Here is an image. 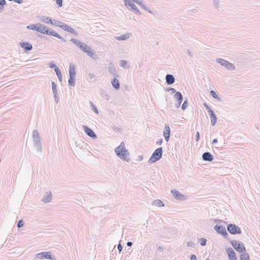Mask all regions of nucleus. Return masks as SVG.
<instances>
[{"label":"nucleus","instance_id":"nucleus-45","mask_svg":"<svg viewBox=\"0 0 260 260\" xmlns=\"http://www.w3.org/2000/svg\"><path fill=\"white\" fill-rule=\"evenodd\" d=\"M199 241L202 246H205L206 245L207 240L205 238H201L199 239Z\"/></svg>","mask_w":260,"mask_h":260},{"label":"nucleus","instance_id":"nucleus-21","mask_svg":"<svg viewBox=\"0 0 260 260\" xmlns=\"http://www.w3.org/2000/svg\"><path fill=\"white\" fill-rule=\"evenodd\" d=\"M116 77H114V78L111 81L113 87L115 89H119L120 88V84L118 80L116 78Z\"/></svg>","mask_w":260,"mask_h":260},{"label":"nucleus","instance_id":"nucleus-3","mask_svg":"<svg viewBox=\"0 0 260 260\" xmlns=\"http://www.w3.org/2000/svg\"><path fill=\"white\" fill-rule=\"evenodd\" d=\"M40 32L43 34L55 37L60 40L63 42H66V40L63 37L60 36L59 34L53 30L52 29L45 25H44V26L43 27L42 32Z\"/></svg>","mask_w":260,"mask_h":260},{"label":"nucleus","instance_id":"nucleus-13","mask_svg":"<svg viewBox=\"0 0 260 260\" xmlns=\"http://www.w3.org/2000/svg\"><path fill=\"white\" fill-rule=\"evenodd\" d=\"M61 28H62L64 30H66L69 32H70L71 34H74L75 36L78 35V32L74 29L71 27L67 24L63 23V24H61Z\"/></svg>","mask_w":260,"mask_h":260},{"label":"nucleus","instance_id":"nucleus-22","mask_svg":"<svg viewBox=\"0 0 260 260\" xmlns=\"http://www.w3.org/2000/svg\"><path fill=\"white\" fill-rule=\"evenodd\" d=\"M133 2L137 3L144 10L148 11L150 13H151V11L149 10L147 7L143 4L142 1L141 0H133Z\"/></svg>","mask_w":260,"mask_h":260},{"label":"nucleus","instance_id":"nucleus-2","mask_svg":"<svg viewBox=\"0 0 260 260\" xmlns=\"http://www.w3.org/2000/svg\"><path fill=\"white\" fill-rule=\"evenodd\" d=\"M32 139L34 144V147L39 152L42 151V145L41 141V138L38 132V131L35 129L32 132Z\"/></svg>","mask_w":260,"mask_h":260},{"label":"nucleus","instance_id":"nucleus-38","mask_svg":"<svg viewBox=\"0 0 260 260\" xmlns=\"http://www.w3.org/2000/svg\"><path fill=\"white\" fill-rule=\"evenodd\" d=\"M213 6L215 9H218L220 5V0H212Z\"/></svg>","mask_w":260,"mask_h":260},{"label":"nucleus","instance_id":"nucleus-57","mask_svg":"<svg viewBox=\"0 0 260 260\" xmlns=\"http://www.w3.org/2000/svg\"><path fill=\"white\" fill-rule=\"evenodd\" d=\"M213 221L215 223H219L222 222V220L220 219H214Z\"/></svg>","mask_w":260,"mask_h":260},{"label":"nucleus","instance_id":"nucleus-33","mask_svg":"<svg viewBox=\"0 0 260 260\" xmlns=\"http://www.w3.org/2000/svg\"><path fill=\"white\" fill-rule=\"evenodd\" d=\"M75 77L72 76L71 75L69 76V79L68 80L69 85L70 86H75Z\"/></svg>","mask_w":260,"mask_h":260},{"label":"nucleus","instance_id":"nucleus-41","mask_svg":"<svg viewBox=\"0 0 260 260\" xmlns=\"http://www.w3.org/2000/svg\"><path fill=\"white\" fill-rule=\"evenodd\" d=\"M120 66L124 69L127 68V61L124 60H120Z\"/></svg>","mask_w":260,"mask_h":260},{"label":"nucleus","instance_id":"nucleus-40","mask_svg":"<svg viewBox=\"0 0 260 260\" xmlns=\"http://www.w3.org/2000/svg\"><path fill=\"white\" fill-rule=\"evenodd\" d=\"M6 4L5 0H0V12H2L4 9V6Z\"/></svg>","mask_w":260,"mask_h":260},{"label":"nucleus","instance_id":"nucleus-61","mask_svg":"<svg viewBox=\"0 0 260 260\" xmlns=\"http://www.w3.org/2000/svg\"><path fill=\"white\" fill-rule=\"evenodd\" d=\"M143 155H139V156H138V160H139V161H141V160H143Z\"/></svg>","mask_w":260,"mask_h":260},{"label":"nucleus","instance_id":"nucleus-4","mask_svg":"<svg viewBox=\"0 0 260 260\" xmlns=\"http://www.w3.org/2000/svg\"><path fill=\"white\" fill-rule=\"evenodd\" d=\"M162 148L159 147L155 150L152 153L151 156L150 157L148 162L150 164H152L159 160L162 157Z\"/></svg>","mask_w":260,"mask_h":260},{"label":"nucleus","instance_id":"nucleus-64","mask_svg":"<svg viewBox=\"0 0 260 260\" xmlns=\"http://www.w3.org/2000/svg\"><path fill=\"white\" fill-rule=\"evenodd\" d=\"M217 141H217V139H214L213 140L212 143V144H216L217 142Z\"/></svg>","mask_w":260,"mask_h":260},{"label":"nucleus","instance_id":"nucleus-58","mask_svg":"<svg viewBox=\"0 0 260 260\" xmlns=\"http://www.w3.org/2000/svg\"><path fill=\"white\" fill-rule=\"evenodd\" d=\"M190 260H197V257L196 255L192 254L190 256Z\"/></svg>","mask_w":260,"mask_h":260},{"label":"nucleus","instance_id":"nucleus-30","mask_svg":"<svg viewBox=\"0 0 260 260\" xmlns=\"http://www.w3.org/2000/svg\"><path fill=\"white\" fill-rule=\"evenodd\" d=\"M152 205L157 206V207H163L164 206V203L160 200L157 199L156 200H154L153 203Z\"/></svg>","mask_w":260,"mask_h":260},{"label":"nucleus","instance_id":"nucleus-23","mask_svg":"<svg viewBox=\"0 0 260 260\" xmlns=\"http://www.w3.org/2000/svg\"><path fill=\"white\" fill-rule=\"evenodd\" d=\"M174 98L177 101V102H182L183 98V95L180 92L176 91L175 93Z\"/></svg>","mask_w":260,"mask_h":260},{"label":"nucleus","instance_id":"nucleus-26","mask_svg":"<svg viewBox=\"0 0 260 260\" xmlns=\"http://www.w3.org/2000/svg\"><path fill=\"white\" fill-rule=\"evenodd\" d=\"M130 37V34H124V35H123L120 37H115V38L117 40H118V41H124V40H126L127 39H128Z\"/></svg>","mask_w":260,"mask_h":260},{"label":"nucleus","instance_id":"nucleus-34","mask_svg":"<svg viewBox=\"0 0 260 260\" xmlns=\"http://www.w3.org/2000/svg\"><path fill=\"white\" fill-rule=\"evenodd\" d=\"M54 71H55V72L56 74V75L58 77L59 81H61L62 77L61 73V72H60L59 69L58 68H55V70H54Z\"/></svg>","mask_w":260,"mask_h":260},{"label":"nucleus","instance_id":"nucleus-11","mask_svg":"<svg viewBox=\"0 0 260 260\" xmlns=\"http://www.w3.org/2000/svg\"><path fill=\"white\" fill-rule=\"evenodd\" d=\"M171 135V129L169 124H165V130L163 133V135L165 140L168 142L169 140Z\"/></svg>","mask_w":260,"mask_h":260},{"label":"nucleus","instance_id":"nucleus-6","mask_svg":"<svg viewBox=\"0 0 260 260\" xmlns=\"http://www.w3.org/2000/svg\"><path fill=\"white\" fill-rule=\"evenodd\" d=\"M228 232L232 235H238L241 234L240 228L235 224L230 223L227 226Z\"/></svg>","mask_w":260,"mask_h":260},{"label":"nucleus","instance_id":"nucleus-9","mask_svg":"<svg viewBox=\"0 0 260 260\" xmlns=\"http://www.w3.org/2000/svg\"><path fill=\"white\" fill-rule=\"evenodd\" d=\"M171 193L176 200L183 201L185 200L186 198L185 196L181 193L179 191L175 189L172 190Z\"/></svg>","mask_w":260,"mask_h":260},{"label":"nucleus","instance_id":"nucleus-7","mask_svg":"<svg viewBox=\"0 0 260 260\" xmlns=\"http://www.w3.org/2000/svg\"><path fill=\"white\" fill-rule=\"evenodd\" d=\"M214 229L218 234L222 235L225 239H229V235L226 231L225 226L216 224L214 226Z\"/></svg>","mask_w":260,"mask_h":260},{"label":"nucleus","instance_id":"nucleus-20","mask_svg":"<svg viewBox=\"0 0 260 260\" xmlns=\"http://www.w3.org/2000/svg\"><path fill=\"white\" fill-rule=\"evenodd\" d=\"M87 55L92 58L94 60H96L98 59V56L95 54L94 51H92L91 48L89 47L88 49V52H86Z\"/></svg>","mask_w":260,"mask_h":260},{"label":"nucleus","instance_id":"nucleus-8","mask_svg":"<svg viewBox=\"0 0 260 260\" xmlns=\"http://www.w3.org/2000/svg\"><path fill=\"white\" fill-rule=\"evenodd\" d=\"M36 257L39 259H49L51 260H54L55 258L51 255V253L50 251L47 252H42L39 253H37L36 255Z\"/></svg>","mask_w":260,"mask_h":260},{"label":"nucleus","instance_id":"nucleus-5","mask_svg":"<svg viewBox=\"0 0 260 260\" xmlns=\"http://www.w3.org/2000/svg\"><path fill=\"white\" fill-rule=\"evenodd\" d=\"M230 242L232 246L237 251L240 253H243L246 251L245 246L242 242H238L237 241L235 240H231Z\"/></svg>","mask_w":260,"mask_h":260},{"label":"nucleus","instance_id":"nucleus-46","mask_svg":"<svg viewBox=\"0 0 260 260\" xmlns=\"http://www.w3.org/2000/svg\"><path fill=\"white\" fill-rule=\"evenodd\" d=\"M187 104H188L187 100H185V101H184V102L181 106V109H182V110H185L186 109Z\"/></svg>","mask_w":260,"mask_h":260},{"label":"nucleus","instance_id":"nucleus-49","mask_svg":"<svg viewBox=\"0 0 260 260\" xmlns=\"http://www.w3.org/2000/svg\"><path fill=\"white\" fill-rule=\"evenodd\" d=\"M203 106L205 107L206 109L208 111V113L212 112L213 110L208 106L207 103H203Z\"/></svg>","mask_w":260,"mask_h":260},{"label":"nucleus","instance_id":"nucleus-32","mask_svg":"<svg viewBox=\"0 0 260 260\" xmlns=\"http://www.w3.org/2000/svg\"><path fill=\"white\" fill-rule=\"evenodd\" d=\"M240 258L241 260H249L250 257L249 255L247 253L244 252L242 253V254L240 256Z\"/></svg>","mask_w":260,"mask_h":260},{"label":"nucleus","instance_id":"nucleus-36","mask_svg":"<svg viewBox=\"0 0 260 260\" xmlns=\"http://www.w3.org/2000/svg\"><path fill=\"white\" fill-rule=\"evenodd\" d=\"M89 47L87 44L83 43L80 49L84 52H88V49Z\"/></svg>","mask_w":260,"mask_h":260},{"label":"nucleus","instance_id":"nucleus-62","mask_svg":"<svg viewBox=\"0 0 260 260\" xmlns=\"http://www.w3.org/2000/svg\"><path fill=\"white\" fill-rule=\"evenodd\" d=\"M182 102H177V104H176V107L177 108H179L180 107V105H181V104Z\"/></svg>","mask_w":260,"mask_h":260},{"label":"nucleus","instance_id":"nucleus-54","mask_svg":"<svg viewBox=\"0 0 260 260\" xmlns=\"http://www.w3.org/2000/svg\"><path fill=\"white\" fill-rule=\"evenodd\" d=\"M117 248H118L119 252H120L121 251V250H122L123 247L120 243H119V244L118 245Z\"/></svg>","mask_w":260,"mask_h":260},{"label":"nucleus","instance_id":"nucleus-25","mask_svg":"<svg viewBox=\"0 0 260 260\" xmlns=\"http://www.w3.org/2000/svg\"><path fill=\"white\" fill-rule=\"evenodd\" d=\"M108 71L111 74L113 75L114 77H118V75L116 74H115L116 69L112 64H109V66L108 67Z\"/></svg>","mask_w":260,"mask_h":260},{"label":"nucleus","instance_id":"nucleus-35","mask_svg":"<svg viewBox=\"0 0 260 260\" xmlns=\"http://www.w3.org/2000/svg\"><path fill=\"white\" fill-rule=\"evenodd\" d=\"M51 24L52 25H54L56 26H58V27L61 28V24H63V22H60L58 20L54 19V20H52V23H51Z\"/></svg>","mask_w":260,"mask_h":260},{"label":"nucleus","instance_id":"nucleus-12","mask_svg":"<svg viewBox=\"0 0 260 260\" xmlns=\"http://www.w3.org/2000/svg\"><path fill=\"white\" fill-rule=\"evenodd\" d=\"M228 254L229 260H238L234 250L231 247H229L226 249Z\"/></svg>","mask_w":260,"mask_h":260},{"label":"nucleus","instance_id":"nucleus-16","mask_svg":"<svg viewBox=\"0 0 260 260\" xmlns=\"http://www.w3.org/2000/svg\"><path fill=\"white\" fill-rule=\"evenodd\" d=\"M202 158L204 161H211L213 159V156L210 152H206L202 154Z\"/></svg>","mask_w":260,"mask_h":260},{"label":"nucleus","instance_id":"nucleus-1","mask_svg":"<svg viewBox=\"0 0 260 260\" xmlns=\"http://www.w3.org/2000/svg\"><path fill=\"white\" fill-rule=\"evenodd\" d=\"M115 151L116 155L121 159L125 160L127 162L131 160L127 156L129 155V152L125 147L123 142H121L119 146L116 147Z\"/></svg>","mask_w":260,"mask_h":260},{"label":"nucleus","instance_id":"nucleus-63","mask_svg":"<svg viewBox=\"0 0 260 260\" xmlns=\"http://www.w3.org/2000/svg\"><path fill=\"white\" fill-rule=\"evenodd\" d=\"M88 76H89V78H91V79L93 78L94 77V75H93V74H91V73H89V74H88Z\"/></svg>","mask_w":260,"mask_h":260},{"label":"nucleus","instance_id":"nucleus-60","mask_svg":"<svg viewBox=\"0 0 260 260\" xmlns=\"http://www.w3.org/2000/svg\"><path fill=\"white\" fill-rule=\"evenodd\" d=\"M162 143V139H160L158 141H157L156 142V144L158 145H161Z\"/></svg>","mask_w":260,"mask_h":260},{"label":"nucleus","instance_id":"nucleus-15","mask_svg":"<svg viewBox=\"0 0 260 260\" xmlns=\"http://www.w3.org/2000/svg\"><path fill=\"white\" fill-rule=\"evenodd\" d=\"M126 6H127V7H130V9L133 10L135 14L138 15L141 14L139 10L138 9L136 6L135 5V4H133L131 1H129L128 3H126Z\"/></svg>","mask_w":260,"mask_h":260},{"label":"nucleus","instance_id":"nucleus-52","mask_svg":"<svg viewBox=\"0 0 260 260\" xmlns=\"http://www.w3.org/2000/svg\"><path fill=\"white\" fill-rule=\"evenodd\" d=\"M49 67L52 69H54V70H55V68H58L53 62L49 63Z\"/></svg>","mask_w":260,"mask_h":260},{"label":"nucleus","instance_id":"nucleus-48","mask_svg":"<svg viewBox=\"0 0 260 260\" xmlns=\"http://www.w3.org/2000/svg\"><path fill=\"white\" fill-rule=\"evenodd\" d=\"M44 26V25H43L42 24H39V23H38V25H37V31L40 32H42V28Z\"/></svg>","mask_w":260,"mask_h":260},{"label":"nucleus","instance_id":"nucleus-42","mask_svg":"<svg viewBox=\"0 0 260 260\" xmlns=\"http://www.w3.org/2000/svg\"><path fill=\"white\" fill-rule=\"evenodd\" d=\"M90 104L91 105V109L96 113L98 114V109L96 108V106L94 105V104L92 102H90Z\"/></svg>","mask_w":260,"mask_h":260},{"label":"nucleus","instance_id":"nucleus-53","mask_svg":"<svg viewBox=\"0 0 260 260\" xmlns=\"http://www.w3.org/2000/svg\"><path fill=\"white\" fill-rule=\"evenodd\" d=\"M200 139V133L199 132H197L196 134V141L198 142Z\"/></svg>","mask_w":260,"mask_h":260},{"label":"nucleus","instance_id":"nucleus-28","mask_svg":"<svg viewBox=\"0 0 260 260\" xmlns=\"http://www.w3.org/2000/svg\"><path fill=\"white\" fill-rule=\"evenodd\" d=\"M41 21L46 23H52V20L49 17L43 16L41 18Z\"/></svg>","mask_w":260,"mask_h":260},{"label":"nucleus","instance_id":"nucleus-56","mask_svg":"<svg viewBox=\"0 0 260 260\" xmlns=\"http://www.w3.org/2000/svg\"><path fill=\"white\" fill-rule=\"evenodd\" d=\"M187 53L191 58L193 57L192 53L189 49L187 50Z\"/></svg>","mask_w":260,"mask_h":260},{"label":"nucleus","instance_id":"nucleus-50","mask_svg":"<svg viewBox=\"0 0 260 260\" xmlns=\"http://www.w3.org/2000/svg\"><path fill=\"white\" fill-rule=\"evenodd\" d=\"M24 225V222L22 220H20L18 221V223H17V227L18 228H22Z\"/></svg>","mask_w":260,"mask_h":260},{"label":"nucleus","instance_id":"nucleus-29","mask_svg":"<svg viewBox=\"0 0 260 260\" xmlns=\"http://www.w3.org/2000/svg\"><path fill=\"white\" fill-rule=\"evenodd\" d=\"M71 41L77 46L79 48L81 47L84 43L81 42L80 41L76 39L72 38Z\"/></svg>","mask_w":260,"mask_h":260},{"label":"nucleus","instance_id":"nucleus-24","mask_svg":"<svg viewBox=\"0 0 260 260\" xmlns=\"http://www.w3.org/2000/svg\"><path fill=\"white\" fill-rule=\"evenodd\" d=\"M100 94L101 96L102 97V98L105 100L108 101L109 99V95H108L107 91L104 90V89H102L100 90Z\"/></svg>","mask_w":260,"mask_h":260},{"label":"nucleus","instance_id":"nucleus-27","mask_svg":"<svg viewBox=\"0 0 260 260\" xmlns=\"http://www.w3.org/2000/svg\"><path fill=\"white\" fill-rule=\"evenodd\" d=\"M74 76L76 75L75 67L74 65L71 64L69 69V76Z\"/></svg>","mask_w":260,"mask_h":260},{"label":"nucleus","instance_id":"nucleus-14","mask_svg":"<svg viewBox=\"0 0 260 260\" xmlns=\"http://www.w3.org/2000/svg\"><path fill=\"white\" fill-rule=\"evenodd\" d=\"M20 46L22 48L25 52L30 51L32 49V46L31 44L27 42H23L20 43Z\"/></svg>","mask_w":260,"mask_h":260},{"label":"nucleus","instance_id":"nucleus-17","mask_svg":"<svg viewBox=\"0 0 260 260\" xmlns=\"http://www.w3.org/2000/svg\"><path fill=\"white\" fill-rule=\"evenodd\" d=\"M175 81V78L172 75L167 74L166 76V82L168 85H172Z\"/></svg>","mask_w":260,"mask_h":260},{"label":"nucleus","instance_id":"nucleus-55","mask_svg":"<svg viewBox=\"0 0 260 260\" xmlns=\"http://www.w3.org/2000/svg\"><path fill=\"white\" fill-rule=\"evenodd\" d=\"M194 243L191 241H188L187 242V245L189 247H192L194 246Z\"/></svg>","mask_w":260,"mask_h":260},{"label":"nucleus","instance_id":"nucleus-51","mask_svg":"<svg viewBox=\"0 0 260 260\" xmlns=\"http://www.w3.org/2000/svg\"><path fill=\"white\" fill-rule=\"evenodd\" d=\"M166 90L167 91H171V92L172 93H175L176 92L175 89H174V88H171V87H169V88H167Z\"/></svg>","mask_w":260,"mask_h":260},{"label":"nucleus","instance_id":"nucleus-43","mask_svg":"<svg viewBox=\"0 0 260 260\" xmlns=\"http://www.w3.org/2000/svg\"><path fill=\"white\" fill-rule=\"evenodd\" d=\"M53 96L54 98L55 102L56 104H57L58 103L59 99L58 93H57V92H53Z\"/></svg>","mask_w":260,"mask_h":260},{"label":"nucleus","instance_id":"nucleus-44","mask_svg":"<svg viewBox=\"0 0 260 260\" xmlns=\"http://www.w3.org/2000/svg\"><path fill=\"white\" fill-rule=\"evenodd\" d=\"M38 24H31L27 26V28L29 29L37 30Z\"/></svg>","mask_w":260,"mask_h":260},{"label":"nucleus","instance_id":"nucleus-18","mask_svg":"<svg viewBox=\"0 0 260 260\" xmlns=\"http://www.w3.org/2000/svg\"><path fill=\"white\" fill-rule=\"evenodd\" d=\"M52 199V193L51 192H46L43 196L42 201L44 203H49Z\"/></svg>","mask_w":260,"mask_h":260},{"label":"nucleus","instance_id":"nucleus-19","mask_svg":"<svg viewBox=\"0 0 260 260\" xmlns=\"http://www.w3.org/2000/svg\"><path fill=\"white\" fill-rule=\"evenodd\" d=\"M209 115L210 116V118L211 119V123L212 126L215 125L217 122V117L213 111L209 113Z\"/></svg>","mask_w":260,"mask_h":260},{"label":"nucleus","instance_id":"nucleus-31","mask_svg":"<svg viewBox=\"0 0 260 260\" xmlns=\"http://www.w3.org/2000/svg\"><path fill=\"white\" fill-rule=\"evenodd\" d=\"M216 62L219 63L221 66L225 67L229 61L222 58H217Z\"/></svg>","mask_w":260,"mask_h":260},{"label":"nucleus","instance_id":"nucleus-10","mask_svg":"<svg viewBox=\"0 0 260 260\" xmlns=\"http://www.w3.org/2000/svg\"><path fill=\"white\" fill-rule=\"evenodd\" d=\"M83 128L85 133L89 137H90L93 139L97 138L96 135L94 133V132L91 128H89L86 125H83Z\"/></svg>","mask_w":260,"mask_h":260},{"label":"nucleus","instance_id":"nucleus-47","mask_svg":"<svg viewBox=\"0 0 260 260\" xmlns=\"http://www.w3.org/2000/svg\"><path fill=\"white\" fill-rule=\"evenodd\" d=\"M51 85H52V88L53 92H57V86H56V84H55V83L54 82H52Z\"/></svg>","mask_w":260,"mask_h":260},{"label":"nucleus","instance_id":"nucleus-37","mask_svg":"<svg viewBox=\"0 0 260 260\" xmlns=\"http://www.w3.org/2000/svg\"><path fill=\"white\" fill-rule=\"evenodd\" d=\"M225 68L228 70H234L236 69L235 66L233 63H232L230 62H228L227 66H225Z\"/></svg>","mask_w":260,"mask_h":260},{"label":"nucleus","instance_id":"nucleus-39","mask_svg":"<svg viewBox=\"0 0 260 260\" xmlns=\"http://www.w3.org/2000/svg\"><path fill=\"white\" fill-rule=\"evenodd\" d=\"M210 93L211 96L214 99H217L219 101L221 100V99L219 97V96L216 94V93L214 90H211Z\"/></svg>","mask_w":260,"mask_h":260},{"label":"nucleus","instance_id":"nucleus-59","mask_svg":"<svg viewBox=\"0 0 260 260\" xmlns=\"http://www.w3.org/2000/svg\"><path fill=\"white\" fill-rule=\"evenodd\" d=\"M14 2L19 4H21L23 3V0H14Z\"/></svg>","mask_w":260,"mask_h":260}]
</instances>
